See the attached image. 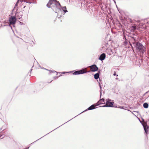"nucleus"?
<instances>
[{
	"mask_svg": "<svg viewBox=\"0 0 149 149\" xmlns=\"http://www.w3.org/2000/svg\"><path fill=\"white\" fill-rule=\"evenodd\" d=\"M66 72H67H67H63L62 73V74H64L65 73H66Z\"/></svg>",
	"mask_w": 149,
	"mask_h": 149,
	"instance_id": "a211bd4d",
	"label": "nucleus"
},
{
	"mask_svg": "<svg viewBox=\"0 0 149 149\" xmlns=\"http://www.w3.org/2000/svg\"><path fill=\"white\" fill-rule=\"evenodd\" d=\"M91 70L92 72H95L98 70V68L96 65H93L90 66Z\"/></svg>",
	"mask_w": 149,
	"mask_h": 149,
	"instance_id": "423d86ee",
	"label": "nucleus"
},
{
	"mask_svg": "<svg viewBox=\"0 0 149 149\" xmlns=\"http://www.w3.org/2000/svg\"><path fill=\"white\" fill-rule=\"evenodd\" d=\"M116 107L118 108H120L122 109H124V107H121L120 106H117Z\"/></svg>",
	"mask_w": 149,
	"mask_h": 149,
	"instance_id": "dca6fc26",
	"label": "nucleus"
},
{
	"mask_svg": "<svg viewBox=\"0 0 149 149\" xmlns=\"http://www.w3.org/2000/svg\"><path fill=\"white\" fill-rule=\"evenodd\" d=\"M101 95V92H100Z\"/></svg>",
	"mask_w": 149,
	"mask_h": 149,
	"instance_id": "412c9836",
	"label": "nucleus"
},
{
	"mask_svg": "<svg viewBox=\"0 0 149 149\" xmlns=\"http://www.w3.org/2000/svg\"><path fill=\"white\" fill-rule=\"evenodd\" d=\"M135 47L137 50L139 52H142V54H144L145 52V48L143 45L140 42H136L135 44Z\"/></svg>",
	"mask_w": 149,
	"mask_h": 149,
	"instance_id": "f03ea898",
	"label": "nucleus"
},
{
	"mask_svg": "<svg viewBox=\"0 0 149 149\" xmlns=\"http://www.w3.org/2000/svg\"><path fill=\"white\" fill-rule=\"evenodd\" d=\"M95 106L94 104H93L89 107L88 109H87L86 110H91L95 108Z\"/></svg>",
	"mask_w": 149,
	"mask_h": 149,
	"instance_id": "9b49d317",
	"label": "nucleus"
},
{
	"mask_svg": "<svg viewBox=\"0 0 149 149\" xmlns=\"http://www.w3.org/2000/svg\"><path fill=\"white\" fill-rule=\"evenodd\" d=\"M79 70L75 71V72H74L73 73V75H78V74H79Z\"/></svg>",
	"mask_w": 149,
	"mask_h": 149,
	"instance_id": "4468645a",
	"label": "nucleus"
},
{
	"mask_svg": "<svg viewBox=\"0 0 149 149\" xmlns=\"http://www.w3.org/2000/svg\"><path fill=\"white\" fill-rule=\"evenodd\" d=\"M86 69H83L80 70H79V74H84L87 72V71L86 70Z\"/></svg>",
	"mask_w": 149,
	"mask_h": 149,
	"instance_id": "1a4fd4ad",
	"label": "nucleus"
},
{
	"mask_svg": "<svg viewBox=\"0 0 149 149\" xmlns=\"http://www.w3.org/2000/svg\"><path fill=\"white\" fill-rule=\"evenodd\" d=\"M99 84H100V89H101L102 88H101V85H100V83Z\"/></svg>",
	"mask_w": 149,
	"mask_h": 149,
	"instance_id": "6ab92c4d",
	"label": "nucleus"
},
{
	"mask_svg": "<svg viewBox=\"0 0 149 149\" xmlns=\"http://www.w3.org/2000/svg\"><path fill=\"white\" fill-rule=\"evenodd\" d=\"M47 6L48 8H51L53 11L58 13L60 17L68 12L66 7H61L59 2L56 0H50Z\"/></svg>",
	"mask_w": 149,
	"mask_h": 149,
	"instance_id": "f257e3e1",
	"label": "nucleus"
},
{
	"mask_svg": "<svg viewBox=\"0 0 149 149\" xmlns=\"http://www.w3.org/2000/svg\"><path fill=\"white\" fill-rule=\"evenodd\" d=\"M106 57V55L104 53L102 54L100 56L99 59L101 61L104 60Z\"/></svg>",
	"mask_w": 149,
	"mask_h": 149,
	"instance_id": "0eeeda50",
	"label": "nucleus"
},
{
	"mask_svg": "<svg viewBox=\"0 0 149 149\" xmlns=\"http://www.w3.org/2000/svg\"><path fill=\"white\" fill-rule=\"evenodd\" d=\"M133 29H134V30H135L136 29V27L135 26H132Z\"/></svg>",
	"mask_w": 149,
	"mask_h": 149,
	"instance_id": "f3484780",
	"label": "nucleus"
},
{
	"mask_svg": "<svg viewBox=\"0 0 149 149\" xmlns=\"http://www.w3.org/2000/svg\"><path fill=\"white\" fill-rule=\"evenodd\" d=\"M148 103H145L143 104V107L144 108H148Z\"/></svg>",
	"mask_w": 149,
	"mask_h": 149,
	"instance_id": "ddd939ff",
	"label": "nucleus"
},
{
	"mask_svg": "<svg viewBox=\"0 0 149 149\" xmlns=\"http://www.w3.org/2000/svg\"><path fill=\"white\" fill-rule=\"evenodd\" d=\"M142 125L143 127L145 132L147 134H148L149 126L147 125L146 123H142Z\"/></svg>",
	"mask_w": 149,
	"mask_h": 149,
	"instance_id": "20e7f679",
	"label": "nucleus"
},
{
	"mask_svg": "<svg viewBox=\"0 0 149 149\" xmlns=\"http://www.w3.org/2000/svg\"><path fill=\"white\" fill-rule=\"evenodd\" d=\"M43 69H45V70H47V69L45 68H43ZM49 71L50 73H51L54 72H56L54 70V71H52V70H49Z\"/></svg>",
	"mask_w": 149,
	"mask_h": 149,
	"instance_id": "2eb2a0df",
	"label": "nucleus"
},
{
	"mask_svg": "<svg viewBox=\"0 0 149 149\" xmlns=\"http://www.w3.org/2000/svg\"><path fill=\"white\" fill-rule=\"evenodd\" d=\"M16 19L15 17H11L9 18V21L10 24H14L15 23Z\"/></svg>",
	"mask_w": 149,
	"mask_h": 149,
	"instance_id": "39448f33",
	"label": "nucleus"
},
{
	"mask_svg": "<svg viewBox=\"0 0 149 149\" xmlns=\"http://www.w3.org/2000/svg\"><path fill=\"white\" fill-rule=\"evenodd\" d=\"M113 75H116V73H115V72H114V73H113Z\"/></svg>",
	"mask_w": 149,
	"mask_h": 149,
	"instance_id": "aec40b11",
	"label": "nucleus"
},
{
	"mask_svg": "<svg viewBox=\"0 0 149 149\" xmlns=\"http://www.w3.org/2000/svg\"><path fill=\"white\" fill-rule=\"evenodd\" d=\"M25 7H26V6H24V8H25Z\"/></svg>",
	"mask_w": 149,
	"mask_h": 149,
	"instance_id": "5701e85b",
	"label": "nucleus"
},
{
	"mask_svg": "<svg viewBox=\"0 0 149 149\" xmlns=\"http://www.w3.org/2000/svg\"><path fill=\"white\" fill-rule=\"evenodd\" d=\"M23 1H24V2H26V3H31V2H29L26 1L25 0H18L17 3L15 4V6H17V4H18V3H19L20 2H21V3H22V2H23Z\"/></svg>",
	"mask_w": 149,
	"mask_h": 149,
	"instance_id": "6e6552de",
	"label": "nucleus"
},
{
	"mask_svg": "<svg viewBox=\"0 0 149 149\" xmlns=\"http://www.w3.org/2000/svg\"><path fill=\"white\" fill-rule=\"evenodd\" d=\"M86 111V110H85V111H83V112H84V111Z\"/></svg>",
	"mask_w": 149,
	"mask_h": 149,
	"instance_id": "b1692460",
	"label": "nucleus"
},
{
	"mask_svg": "<svg viewBox=\"0 0 149 149\" xmlns=\"http://www.w3.org/2000/svg\"><path fill=\"white\" fill-rule=\"evenodd\" d=\"M99 77V74L98 73L95 74L94 75V77L95 79H97Z\"/></svg>",
	"mask_w": 149,
	"mask_h": 149,
	"instance_id": "f8f14e48",
	"label": "nucleus"
},
{
	"mask_svg": "<svg viewBox=\"0 0 149 149\" xmlns=\"http://www.w3.org/2000/svg\"><path fill=\"white\" fill-rule=\"evenodd\" d=\"M111 100L110 99H106V104L104 106H102V107H111L113 106V103L114 102H111Z\"/></svg>",
	"mask_w": 149,
	"mask_h": 149,
	"instance_id": "7ed1b4c3",
	"label": "nucleus"
},
{
	"mask_svg": "<svg viewBox=\"0 0 149 149\" xmlns=\"http://www.w3.org/2000/svg\"><path fill=\"white\" fill-rule=\"evenodd\" d=\"M98 105L101 104H103L104 103V100L103 99H100L97 103Z\"/></svg>",
	"mask_w": 149,
	"mask_h": 149,
	"instance_id": "9d476101",
	"label": "nucleus"
},
{
	"mask_svg": "<svg viewBox=\"0 0 149 149\" xmlns=\"http://www.w3.org/2000/svg\"><path fill=\"white\" fill-rule=\"evenodd\" d=\"M148 92H149V91H148V92H146V93H148Z\"/></svg>",
	"mask_w": 149,
	"mask_h": 149,
	"instance_id": "4be33fe9",
	"label": "nucleus"
}]
</instances>
